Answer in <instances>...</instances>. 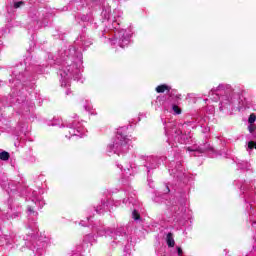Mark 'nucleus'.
Returning <instances> with one entry per match:
<instances>
[{"mask_svg": "<svg viewBox=\"0 0 256 256\" xmlns=\"http://www.w3.org/2000/svg\"><path fill=\"white\" fill-rule=\"evenodd\" d=\"M201 127L202 133H209L210 129L207 126V117L201 115H195L191 118L190 121H187L184 124H177V122H164L165 133L168 137L167 143L171 149V153H174V157H177L181 149H186L189 151L190 155L194 157H199L203 153H213V147L209 143L197 146V144L183 148V145L191 143V134L189 133L190 129H195Z\"/></svg>", "mask_w": 256, "mask_h": 256, "instance_id": "nucleus-1", "label": "nucleus"}, {"mask_svg": "<svg viewBox=\"0 0 256 256\" xmlns=\"http://www.w3.org/2000/svg\"><path fill=\"white\" fill-rule=\"evenodd\" d=\"M244 89L241 86H231L222 83L208 93L211 101H220L219 111L222 115H233V111L243 113L249 109V102L243 97Z\"/></svg>", "mask_w": 256, "mask_h": 256, "instance_id": "nucleus-2", "label": "nucleus"}, {"mask_svg": "<svg viewBox=\"0 0 256 256\" xmlns=\"http://www.w3.org/2000/svg\"><path fill=\"white\" fill-rule=\"evenodd\" d=\"M171 192L169 185H165L164 192H156L153 198L154 203H163L166 201V212L164 213V221L171 225H185L189 219L187 214V199L189 197V186L178 189V196L172 200H167V194Z\"/></svg>", "mask_w": 256, "mask_h": 256, "instance_id": "nucleus-3", "label": "nucleus"}, {"mask_svg": "<svg viewBox=\"0 0 256 256\" xmlns=\"http://www.w3.org/2000/svg\"><path fill=\"white\" fill-rule=\"evenodd\" d=\"M237 175L238 179L234 180L233 185L238 187L241 197L244 201L245 209L249 215V221L252 227L256 225V180H246L245 173H253L251 163L245 160H238Z\"/></svg>", "mask_w": 256, "mask_h": 256, "instance_id": "nucleus-4", "label": "nucleus"}, {"mask_svg": "<svg viewBox=\"0 0 256 256\" xmlns=\"http://www.w3.org/2000/svg\"><path fill=\"white\" fill-rule=\"evenodd\" d=\"M93 211H95V213H98V215H102V213L109 211V200H101V204H99L96 208H89V216L86 218V221L81 220L79 222V225H81L82 227H89V225H91L92 231H94V233H97L98 237H111L114 243H121L122 245H124V243H127V241H129V234H127V230L123 226H118L116 229H113L105 228V226H103V224L100 222L92 224L91 214Z\"/></svg>", "mask_w": 256, "mask_h": 256, "instance_id": "nucleus-5", "label": "nucleus"}, {"mask_svg": "<svg viewBox=\"0 0 256 256\" xmlns=\"http://www.w3.org/2000/svg\"><path fill=\"white\" fill-rule=\"evenodd\" d=\"M0 185L2 189L6 190L10 197H15V195H17V197H26V199L31 201L32 205H35L38 209H43L45 205L43 196L39 195L37 191L27 188L25 182L9 180L5 173L0 171Z\"/></svg>", "mask_w": 256, "mask_h": 256, "instance_id": "nucleus-6", "label": "nucleus"}, {"mask_svg": "<svg viewBox=\"0 0 256 256\" xmlns=\"http://www.w3.org/2000/svg\"><path fill=\"white\" fill-rule=\"evenodd\" d=\"M83 66L78 65H59L57 74L60 76V85L66 90V95H70L69 87H71V79L79 83H85L83 77Z\"/></svg>", "mask_w": 256, "mask_h": 256, "instance_id": "nucleus-7", "label": "nucleus"}, {"mask_svg": "<svg viewBox=\"0 0 256 256\" xmlns=\"http://www.w3.org/2000/svg\"><path fill=\"white\" fill-rule=\"evenodd\" d=\"M123 131H125V128H120L117 130L113 144H109L107 146V155H121V153H127V151H129L131 139H129V137H127Z\"/></svg>", "mask_w": 256, "mask_h": 256, "instance_id": "nucleus-8", "label": "nucleus"}, {"mask_svg": "<svg viewBox=\"0 0 256 256\" xmlns=\"http://www.w3.org/2000/svg\"><path fill=\"white\" fill-rule=\"evenodd\" d=\"M179 99H181V94L171 93L168 98L166 96H158L156 100L152 102V105H154L156 110L159 109V107H164V111L172 115H181V107L175 104Z\"/></svg>", "mask_w": 256, "mask_h": 256, "instance_id": "nucleus-9", "label": "nucleus"}, {"mask_svg": "<svg viewBox=\"0 0 256 256\" xmlns=\"http://www.w3.org/2000/svg\"><path fill=\"white\" fill-rule=\"evenodd\" d=\"M52 125H58V127H67L69 129V135H66L67 139H71V137H85L87 135V129L83 126V121L79 119L77 114L74 117L66 122L63 120L59 121V123H53Z\"/></svg>", "mask_w": 256, "mask_h": 256, "instance_id": "nucleus-10", "label": "nucleus"}, {"mask_svg": "<svg viewBox=\"0 0 256 256\" xmlns=\"http://www.w3.org/2000/svg\"><path fill=\"white\" fill-rule=\"evenodd\" d=\"M138 159L141 161V164L144 167V170L147 173V181H148V185L150 187H153V185H151V175H153L155 169H159V166L161 165V163H163V161H165L167 159V157L165 156H145V155H141L138 157Z\"/></svg>", "mask_w": 256, "mask_h": 256, "instance_id": "nucleus-11", "label": "nucleus"}, {"mask_svg": "<svg viewBox=\"0 0 256 256\" xmlns=\"http://www.w3.org/2000/svg\"><path fill=\"white\" fill-rule=\"evenodd\" d=\"M169 161L168 171L170 175L174 177V179H177V181L183 183V185H187V183L191 181V176L189 172L183 168V165H181V160H179V158L175 160L173 157L169 156Z\"/></svg>", "mask_w": 256, "mask_h": 256, "instance_id": "nucleus-12", "label": "nucleus"}, {"mask_svg": "<svg viewBox=\"0 0 256 256\" xmlns=\"http://www.w3.org/2000/svg\"><path fill=\"white\" fill-rule=\"evenodd\" d=\"M27 215H28V225L26 227L27 238L26 241H35L37 237H39V227L37 226V211H35V206L28 205L27 207Z\"/></svg>", "mask_w": 256, "mask_h": 256, "instance_id": "nucleus-13", "label": "nucleus"}, {"mask_svg": "<svg viewBox=\"0 0 256 256\" xmlns=\"http://www.w3.org/2000/svg\"><path fill=\"white\" fill-rule=\"evenodd\" d=\"M17 103L20 105L18 113L21 115L22 119L29 120L33 119V113L35 111V102L31 101L25 96H20L16 99Z\"/></svg>", "mask_w": 256, "mask_h": 256, "instance_id": "nucleus-14", "label": "nucleus"}, {"mask_svg": "<svg viewBox=\"0 0 256 256\" xmlns=\"http://www.w3.org/2000/svg\"><path fill=\"white\" fill-rule=\"evenodd\" d=\"M126 197L123 199L124 205H127V207H130V209H133L132 211V219L134 221H141V215H139V211L137 210V206L139 205V202H137V194L133 188L128 187L126 190Z\"/></svg>", "mask_w": 256, "mask_h": 256, "instance_id": "nucleus-15", "label": "nucleus"}, {"mask_svg": "<svg viewBox=\"0 0 256 256\" xmlns=\"http://www.w3.org/2000/svg\"><path fill=\"white\" fill-rule=\"evenodd\" d=\"M49 243H51L49 237L43 238V236H41L30 245V251H32L34 256H45V249H47Z\"/></svg>", "mask_w": 256, "mask_h": 256, "instance_id": "nucleus-16", "label": "nucleus"}, {"mask_svg": "<svg viewBox=\"0 0 256 256\" xmlns=\"http://www.w3.org/2000/svg\"><path fill=\"white\" fill-rule=\"evenodd\" d=\"M17 234L13 231L8 233H2L0 235V247H6V249H14L17 247Z\"/></svg>", "mask_w": 256, "mask_h": 256, "instance_id": "nucleus-17", "label": "nucleus"}, {"mask_svg": "<svg viewBox=\"0 0 256 256\" xmlns=\"http://www.w3.org/2000/svg\"><path fill=\"white\" fill-rule=\"evenodd\" d=\"M155 91L158 93H165V91H167L168 95H162V97H166V99H169V97H171V93L172 95H177V90H172L171 86L167 85V84H161L159 86H157L155 88Z\"/></svg>", "mask_w": 256, "mask_h": 256, "instance_id": "nucleus-18", "label": "nucleus"}, {"mask_svg": "<svg viewBox=\"0 0 256 256\" xmlns=\"http://www.w3.org/2000/svg\"><path fill=\"white\" fill-rule=\"evenodd\" d=\"M18 131L20 132L19 135H24L25 137L29 136L31 128L27 123L19 122L17 126Z\"/></svg>", "mask_w": 256, "mask_h": 256, "instance_id": "nucleus-19", "label": "nucleus"}, {"mask_svg": "<svg viewBox=\"0 0 256 256\" xmlns=\"http://www.w3.org/2000/svg\"><path fill=\"white\" fill-rule=\"evenodd\" d=\"M97 242V238H95V236L93 234H87L86 236H84L83 239V243L84 245H87V247H90Z\"/></svg>", "mask_w": 256, "mask_h": 256, "instance_id": "nucleus-20", "label": "nucleus"}, {"mask_svg": "<svg viewBox=\"0 0 256 256\" xmlns=\"http://www.w3.org/2000/svg\"><path fill=\"white\" fill-rule=\"evenodd\" d=\"M85 248L81 245H78L74 248L70 256H85Z\"/></svg>", "mask_w": 256, "mask_h": 256, "instance_id": "nucleus-21", "label": "nucleus"}, {"mask_svg": "<svg viewBox=\"0 0 256 256\" xmlns=\"http://www.w3.org/2000/svg\"><path fill=\"white\" fill-rule=\"evenodd\" d=\"M117 167H118V169H120V170H122V171H123V169H124V173L122 174L123 177H129V176L132 175V174H131V168H129V167H127V166H125V168H124V166L121 165V164H117Z\"/></svg>", "mask_w": 256, "mask_h": 256, "instance_id": "nucleus-22", "label": "nucleus"}, {"mask_svg": "<svg viewBox=\"0 0 256 256\" xmlns=\"http://www.w3.org/2000/svg\"><path fill=\"white\" fill-rule=\"evenodd\" d=\"M248 131H249L252 139L256 140V124H249Z\"/></svg>", "mask_w": 256, "mask_h": 256, "instance_id": "nucleus-23", "label": "nucleus"}, {"mask_svg": "<svg viewBox=\"0 0 256 256\" xmlns=\"http://www.w3.org/2000/svg\"><path fill=\"white\" fill-rule=\"evenodd\" d=\"M166 242H167L168 247H175V240L173 239L172 233L167 234Z\"/></svg>", "mask_w": 256, "mask_h": 256, "instance_id": "nucleus-24", "label": "nucleus"}, {"mask_svg": "<svg viewBox=\"0 0 256 256\" xmlns=\"http://www.w3.org/2000/svg\"><path fill=\"white\" fill-rule=\"evenodd\" d=\"M82 107L85 109V111H91L93 109V106L91 105V102L89 100L82 101Z\"/></svg>", "mask_w": 256, "mask_h": 256, "instance_id": "nucleus-25", "label": "nucleus"}, {"mask_svg": "<svg viewBox=\"0 0 256 256\" xmlns=\"http://www.w3.org/2000/svg\"><path fill=\"white\" fill-rule=\"evenodd\" d=\"M9 157H10V155H9V152H7V151H3L0 153L1 161H9Z\"/></svg>", "mask_w": 256, "mask_h": 256, "instance_id": "nucleus-26", "label": "nucleus"}, {"mask_svg": "<svg viewBox=\"0 0 256 256\" xmlns=\"http://www.w3.org/2000/svg\"><path fill=\"white\" fill-rule=\"evenodd\" d=\"M255 121H256V115L254 113L250 114L248 118L249 125H255Z\"/></svg>", "mask_w": 256, "mask_h": 256, "instance_id": "nucleus-27", "label": "nucleus"}, {"mask_svg": "<svg viewBox=\"0 0 256 256\" xmlns=\"http://www.w3.org/2000/svg\"><path fill=\"white\" fill-rule=\"evenodd\" d=\"M21 5H25V2L19 1V2L14 3V9H19V7H21Z\"/></svg>", "mask_w": 256, "mask_h": 256, "instance_id": "nucleus-28", "label": "nucleus"}, {"mask_svg": "<svg viewBox=\"0 0 256 256\" xmlns=\"http://www.w3.org/2000/svg\"><path fill=\"white\" fill-rule=\"evenodd\" d=\"M207 111H208L209 115H213V113H215V107L209 106Z\"/></svg>", "mask_w": 256, "mask_h": 256, "instance_id": "nucleus-29", "label": "nucleus"}, {"mask_svg": "<svg viewBox=\"0 0 256 256\" xmlns=\"http://www.w3.org/2000/svg\"><path fill=\"white\" fill-rule=\"evenodd\" d=\"M177 253L178 256H183V249H181V247H177Z\"/></svg>", "mask_w": 256, "mask_h": 256, "instance_id": "nucleus-30", "label": "nucleus"}, {"mask_svg": "<svg viewBox=\"0 0 256 256\" xmlns=\"http://www.w3.org/2000/svg\"><path fill=\"white\" fill-rule=\"evenodd\" d=\"M20 79H21V76H18V77H17V80L19 81Z\"/></svg>", "mask_w": 256, "mask_h": 256, "instance_id": "nucleus-31", "label": "nucleus"}, {"mask_svg": "<svg viewBox=\"0 0 256 256\" xmlns=\"http://www.w3.org/2000/svg\"><path fill=\"white\" fill-rule=\"evenodd\" d=\"M130 169H133V165H130Z\"/></svg>", "mask_w": 256, "mask_h": 256, "instance_id": "nucleus-32", "label": "nucleus"}, {"mask_svg": "<svg viewBox=\"0 0 256 256\" xmlns=\"http://www.w3.org/2000/svg\"><path fill=\"white\" fill-rule=\"evenodd\" d=\"M31 161H35V158H32Z\"/></svg>", "mask_w": 256, "mask_h": 256, "instance_id": "nucleus-33", "label": "nucleus"}, {"mask_svg": "<svg viewBox=\"0 0 256 256\" xmlns=\"http://www.w3.org/2000/svg\"><path fill=\"white\" fill-rule=\"evenodd\" d=\"M254 240L256 241V236H254Z\"/></svg>", "mask_w": 256, "mask_h": 256, "instance_id": "nucleus-34", "label": "nucleus"}, {"mask_svg": "<svg viewBox=\"0 0 256 256\" xmlns=\"http://www.w3.org/2000/svg\"><path fill=\"white\" fill-rule=\"evenodd\" d=\"M205 101H209L208 99H206Z\"/></svg>", "mask_w": 256, "mask_h": 256, "instance_id": "nucleus-35", "label": "nucleus"}]
</instances>
